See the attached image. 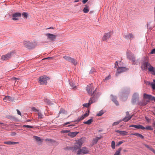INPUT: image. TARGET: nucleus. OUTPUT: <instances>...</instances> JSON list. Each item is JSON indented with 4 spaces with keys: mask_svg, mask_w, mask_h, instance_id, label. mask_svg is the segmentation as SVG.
Instances as JSON below:
<instances>
[{
    "mask_svg": "<svg viewBox=\"0 0 155 155\" xmlns=\"http://www.w3.org/2000/svg\"><path fill=\"white\" fill-rule=\"evenodd\" d=\"M83 143L82 140L81 139L76 140L74 146L68 147L65 148V150H70L73 152H76L78 155L88 153L89 151L87 147H83L81 148Z\"/></svg>",
    "mask_w": 155,
    "mask_h": 155,
    "instance_id": "nucleus-1",
    "label": "nucleus"
},
{
    "mask_svg": "<svg viewBox=\"0 0 155 155\" xmlns=\"http://www.w3.org/2000/svg\"><path fill=\"white\" fill-rule=\"evenodd\" d=\"M86 90L88 93L90 95L94 96L95 94V98L98 96L99 97L100 94L99 93H96V89L94 88L92 84H90L87 85L86 88Z\"/></svg>",
    "mask_w": 155,
    "mask_h": 155,
    "instance_id": "nucleus-2",
    "label": "nucleus"
},
{
    "mask_svg": "<svg viewBox=\"0 0 155 155\" xmlns=\"http://www.w3.org/2000/svg\"><path fill=\"white\" fill-rule=\"evenodd\" d=\"M95 94L91 97L88 103H86L83 104V106L85 107H89L92 104L95 102L98 99V96L95 98Z\"/></svg>",
    "mask_w": 155,
    "mask_h": 155,
    "instance_id": "nucleus-3",
    "label": "nucleus"
},
{
    "mask_svg": "<svg viewBox=\"0 0 155 155\" xmlns=\"http://www.w3.org/2000/svg\"><path fill=\"white\" fill-rule=\"evenodd\" d=\"M114 68H117V73L119 74L126 71L128 70V69L126 68L119 66L117 61H116L115 63V66Z\"/></svg>",
    "mask_w": 155,
    "mask_h": 155,
    "instance_id": "nucleus-4",
    "label": "nucleus"
},
{
    "mask_svg": "<svg viewBox=\"0 0 155 155\" xmlns=\"http://www.w3.org/2000/svg\"><path fill=\"white\" fill-rule=\"evenodd\" d=\"M127 57L128 59L132 61L133 63L135 61V59L134 55L130 51H127Z\"/></svg>",
    "mask_w": 155,
    "mask_h": 155,
    "instance_id": "nucleus-5",
    "label": "nucleus"
},
{
    "mask_svg": "<svg viewBox=\"0 0 155 155\" xmlns=\"http://www.w3.org/2000/svg\"><path fill=\"white\" fill-rule=\"evenodd\" d=\"M21 13L20 12H15L12 14V19L14 21L18 20L21 17Z\"/></svg>",
    "mask_w": 155,
    "mask_h": 155,
    "instance_id": "nucleus-6",
    "label": "nucleus"
},
{
    "mask_svg": "<svg viewBox=\"0 0 155 155\" xmlns=\"http://www.w3.org/2000/svg\"><path fill=\"white\" fill-rule=\"evenodd\" d=\"M48 78L45 76H40L39 78V82L40 84H46L47 80Z\"/></svg>",
    "mask_w": 155,
    "mask_h": 155,
    "instance_id": "nucleus-7",
    "label": "nucleus"
},
{
    "mask_svg": "<svg viewBox=\"0 0 155 155\" xmlns=\"http://www.w3.org/2000/svg\"><path fill=\"white\" fill-rule=\"evenodd\" d=\"M45 35L47 36V39L51 41H54L56 37V35L49 33L46 34Z\"/></svg>",
    "mask_w": 155,
    "mask_h": 155,
    "instance_id": "nucleus-8",
    "label": "nucleus"
},
{
    "mask_svg": "<svg viewBox=\"0 0 155 155\" xmlns=\"http://www.w3.org/2000/svg\"><path fill=\"white\" fill-rule=\"evenodd\" d=\"M89 115V111L88 113H85L84 115H82L81 117H79L77 120H74V122H78L81 120H83L85 117H87Z\"/></svg>",
    "mask_w": 155,
    "mask_h": 155,
    "instance_id": "nucleus-9",
    "label": "nucleus"
},
{
    "mask_svg": "<svg viewBox=\"0 0 155 155\" xmlns=\"http://www.w3.org/2000/svg\"><path fill=\"white\" fill-rule=\"evenodd\" d=\"M111 35L112 33L111 32H110L106 33L105 34L102 38L103 41H106L107 40L109 39V38H110Z\"/></svg>",
    "mask_w": 155,
    "mask_h": 155,
    "instance_id": "nucleus-10",
    "label": "nucleus"
},
{
    "mask_svg": "<svg viewBox=\"0 0 155 155\" xmlns=\"http://www.w3.org/2000/svg\"><path fill=\"white\" fill-rule=\"evenodd\" d=\"M11 56L12 54L10 53L2 56L1 58V59L3 61H6L11 58Z\"/></svg>",
    "mask_w": 155,
    "mask_h": 155,
    "instance_id": "nucleus-11",
    "label": "nucleus"
},
{
    "mask_svg": "<svg viewBox=\"0 0 155 155\" xmlns=\"http://www.w3.org/2000/svg\"><path fill=\"white\" fill-rule=\"evenodd\" d=\"M151 66L150 64L147 62H143L141 65V68L143 70H145L148 66Z\"/></svg>",
    "mask_w": 155,
    "mask_h": 155,
    "instance_id": "nucleus-12",
    "label": "nucleus"
},
{
    "mask_svg": "<svg viewBox=\"0 0 155 155\" xmlns=\"http://www.w3.org/2000/svg\"><path fill=\"white\" fill-rule=\"evenodd\" d=\"M138 94L137 93H135L134 94L132 100L133 104H134L136 102V100L138 98Z\"/></svg>",
    "mask_w": 155,
    "mask_h": 155,
    "instance_id": "nucleus-13",
    "label": "nucleus"
},
{
    "mask_svg": "<svg viewBox=\"0 0 155 155\" xmlns=\"http://www.w3.org/2000/svg\"><path fill=\"white\" fill-rule=\"evenodd\" d=\"M115 132L118 133L122 136H125L127 135L128 132L124 130H115Z\"/></svg>",
    "mask_w": 155,
    "mask_h": 155,
    "instance_id": "nucleus-14",
    "label": "nucleus"
},
{
    "mask_svg": "<svg viewBox=\"0 0 155 155\" xmlns=\"http://www.w3.org/2000/svg\"><path fill=\"white\" fill-rule=\"evenodd\" d=\"M124 37L129 39H132L134 38V37L133 34L132 33H129L124 36Z\"/></svg>",
    "mask_w": 155,
    "mask_h": 155,
    "instance_id": "nucleus-15",
    "label": "nucleus"
},
{
    "mask_svg": "<svg viewBox=\"0 0 155 155\" xmlns=\"http://www.w3.org/2000/svg\"><path fill=\"white\" fill-rule=\"evenodd\" d=\"M24 45L28 49H31V42L28 41H25L24 42Z\"/></svg>",
    "mask_w": 155,
    "mask_h": 155,
    "instance_id": "nucleus-16",
    "label": "nucleus"
},
{
    "mask_svg": "<svg viewBox=\"0 0 155 155\" xmlns=\"http://www.w3.org/2000/svg\"><path fill=\"white\" fill-rule=\"evenodd\" d=\"M79 133V132L76 131L73 132H70L68 133V135L71 137H74L76 136V135Z\"/></svg>",
    "mask_w": 155,
    "mask_h": 155,
    "instance_id": "nucleus-17",
    "label": "nucleus"
},
{
    "mask_svg": "<svg viewBox=\"0 0 155 155\" xmlns=\"http://www.w3.org/2000/svg\"><path fill=\"white\" fill-rule=\"evenodd\" d=\"M148 71L150 72L153 75H155V68L150 66L148 68Z\"/></svg>",
    "mask_w": 155,
    "mask_h": 155,
    "instance_id": "nucleus-18",
    "label": "nucleus"
},
{
    "mask_svg": "<svg viewBox=\"0 0 155 155\" xmlns=\"http://www.w3.org/2000/svg\"><path fill=\"white\" fill-rule=\"evenodd\" d=\"M111 100L116 104V105H118L119 104L118 101H117V97L115 96H114L112 95L110 96Z\"/></svg>",
    "mask_w": 155,
    "mask_h": 155,
    "instance_id": "nucleus-19",
    "label": "nucleus"
},
{
    "mask_svg": "<svg viewBox=\"0 0 155 155\" xmlns=\"http://www.w3.org/2000/svg\"><path fill=\"white\" fill-rule=\"evenodd\" d=\"M132 117V116H126L125 117H124L122 119L120 120V121L121 122L122 121H124V122H127L128 120L131 119Z\"/></svg>",
    "mask_w": 155,
    "mask_h": 155,
    "instance_id": "nucleus-20",
    "label": "nucleus"
},
{
    "mask_svg": "<svg viewBox=\"0 0 155 155\" xmlns=\"http://www.w3.org/2000/svg\"><path fill=\"white\" fill-rule=\"evenodd\" d=\"M3 143L4 144L9 145H14L18 144L19 143L18 142L13 141H4V142Z\"/></svg>",
    "mask_w": 155,
    "mask_h": 155,
    "instance_id": "nucleus-21",
    "label": "nucleus"
},
{
    "mask_svg": "<svg viewBox=\"0 0 155 155\" xmlns=\"http://www.w3.org/2000/svg\"><path fill=\"white\" fill-rule=\"evenodd\" d=\"M130 135H132L136 136L139 137L140 138L142 139H143L144 138V137L143 135H142V134H140L138 133H131L130 134Z\"/></svg>",
    "mask_w": 155,
    "mask_h": 155,
    "instance_id": "nucleus-22",
    "label": "nucleus"
},
{
    "mask_svg": "<svg viewBox=\"0 0 155 155\" xmlns=\"http://www.w3.org/2000/svg\"><path fill=\"white\" fill-rule=\"evenodd\" d=\"M37 114L38 119H42L44 118V115L39 110L37 112Z\"/></svg>",
    "mask_w": 155,
    "mask_h": 155,
    "instance_id": "nucleus-23",
    "label": "nucleus"
},
{
    "mask_svg": "<svg viewBox=\"0 0 155 155\" xmlns=\"http://www.w3.org/2000/svg\"><path fill=\"white\" fill-rule=\"evenodd\" d=\"M3 100L5 102L7 101H12V97L9 96H5Z\"/></svg>",
    "mask_w": 155,
    "mask_h": 155,
    "instance_id": "nucleus-24",
    "label": "nucleus"
},
{
    "mask_svg": "<svg viewBox=\"0 0 155 155\" xmlns=\"http://www.w3.org/2000/svg\"><path fill=\"white\" fill-rule=\"evenodd\" d=\"M93 121V118H91L87 121L84 122L83 123L87 125H90L92 123Z\"/></svg>",
    "mask_w": 155,
    "mask_h": 155,
    "instance_id": "nucleus-25",
    "label": "nucleus"
},
{
    "mask_svg": "<svg viewBox=\"0 0 155 155\" xmlns=\"http://www.w3.org/2000/svg\"><path fill=\"white\" fill-rule=\"evenodd\" d=\"M122 150L121 147L119 148L115 153L114 155H121L120 152Z\"/></svg>",
    "mask_w": 155,
    "mask_h": 155,
    "instance_id": "nucleus-26",
    "label": "nucleus"
},
{
    "mask_svg": "<svg viewBox=\"0 0 155 155\" xmlns=\"http://www.w3.org/2000/svg\"><path fill=\"white\" fill-rule=\"evenodd\" d=\"M145 146L150 150L153 152L155 154V150H154L152 147H150L147 144H145Z\"/></svg>",
    "mask_w": 155,
    "mask_h": 155,
    "instance_id": "nucleus-27",
    "label": "nucleus"
},
{
    "mask_svg": "<svg viewBox=\"0 0 155 155\" xmlns=\"http://www.w3.org/2000/svg\"><path fill=\"white\" fill-rule=\"evenodd\" d=\"M101 137H97L95 138H94L93 140V143L94 144L97 143L99 140L101 139Z\"/></svg>",
    "mask_w": 155,
    "mask_h": 155,
    "instance_id": "nucleus-28",
    "label": "nucleus"
},
{
    "mask_svg": "<svg viewBox=\"0 0 155 155\" xmlns=\"http://www.w3.org/2000/svg\"><path fill=\"white\" fill-rule=\"evenodd\" d=\"M85 7L83 9V11L84 13H86L89 11V6L86 5Z\"/></svg>",
    "mask_w": 155,
    "mask_h": 155,
    "instance_id": "nucleus-29",
    "label": "nucleus"
},
{
    "mask_svg": "<svg viewBox=\"0 0 155 155\" xmlns=\"http://www.w3.org/2000/svg\"><path fill=\"white\" fill-rule=\"evenodd\" d=\"M143 97L145 99L150 100L151 97V95L144 94H143Z\"/></svg>",
    "mask_w": 155,
    "mask_h": 155,
    "instance_id": "nucleus-30",
    "label": "nucleus"
},
{
    "mask_svg": "<svg viewBox=\"0 0 155 155\" xmlns=\"http://www.w3.org/2000/svg\"><path fill=\"white\" fill-rule=\"evenodd\" d=\"M31 49L34 48L35 46L38 45L37 43L35 41H34L32 42H31Z\"/></svg>",
    "mask_w": 155,
    "mask_h": 155,
    "instance_id": "nucleus-31",
    "label": "nucleus"
},
{
    "mask_svg": "<svg viewBox=\"0 0 155 155\" xmlns=\"http://www.w3.org/2000/svg\"><path fill=\"white\" fill-rule=\"evenodd\" d=\"M137 129H141L144 130L145 129V127L141 125H137Z\"/></svg>",
    "mask_w": 155,
    "mask_h": 155,
    "instance_id": "nucleus-32",
    "label": "nucleus"
},
{
    "mask_svg": "<svg viewBox=\"0 0 155 155\" xmlns=\"http://www.w3.org/2000/svg\"><path fill=\"white\" fill-rule=\"evenodd\" d=\"M44 101L47 104H48L49 105L53 104V103H51V102L49 100H48L47 99H45Z\"/></svg>",
    "mask_w": 155,
    "mask_h": 155,
    "instance_id": "nucleus-33",
    "label": "nucleus"
},
{
    "mask_svg": "<svg viewBox=\"0 0 155 155\" xmlns=\"http://www.w3.org/2000/svg\"><path fill=\"white\" fill-rule=\"evenodd\" d=\"M105 112L102 110H101L99 111V112L97 114V116H100L103 115L104 113Z\"/></svg>",
    "mask_w": 155,
    "mask_h": 155,
    "instance_id": "nucleus-34",
    "label": "nucleus"
},
{
    "mask_svg": "<svg viewBox=\"0 0 155 155\" xmlns=\"http://www.w3.org/2000/svg\"><path fill=\"white\" fill-rule=\"evenodd\" d=\"M69 62L74 65H76L77 64V63L75 61V60L73 58H71Z\"/></svg>",
    "mask_w": 155,
    "mask_h": 155,
    "instance_id": "nucleus-35",
    "label": "nucleus"
},
{
    "mask_svg": "<svg viewBox=\"0 0 155 155\" xmlns=\"http://www.w3.org/2000/svg\"><path fill=\"white\" fill-rule=\"evenodd\" d=\"M115 143L114 141H112L111 142V147L112 149H115Z\"/></svg>",
    "mask_w": 155,
    "mask_h": 155,
    "instance_id": "nucleus-36",
    "label": "nucleus"
},
{
    "mask_svg": "<svg viewBox=\"0 0 155 155\" xmlns=\"http://www.w3.org/2000/svg\"><path fill=\"white\" fill-rule=\"evenodd\" d=\"M145 129L148 130H153V128L150 126H147L145 127Z\"/></svg>",
    "mask_w": 155,
    "mask_h": 155,
    "instance_id": "nucleus-37",
    "label": "nucleus"
},
{
    "mask_svg": "<svg viewBox=\"0 0 155 155\" xmlns=\"http://www.w3.org/2000/svg\"><path fill=\"white\" fill-rule=\"evenodd\" d=\"M63 58L65 59L66 60L70 61L71 58V57H70L69 56H65L63 57Z\"/></svg>",
    "mask_w": 155,
    "mask_h": 155,
    "instance_id": "nucleus-38",
    "label": "nucleus"
},
{
    "mask_svg": "<svg viewBox=\"0 0 155 155\" xmlns=\"http://www.w3.org/2000/svg\"><path fill=\"white\" fill-rule=\"evenodd\" d=\"M34 137L36 141L37 142H38L41 141V139L40 137L35 136H34Z\"/></svg>",
    "mask_w": 155,
    "mask_h": 155,
    "instance_id": "nucleus-39",
    "label": "nucleus"
},
{
    "mask_svg": "<svg viewBox=\"0 0 155 155\" xmlns=\"http://www.w3.org/2000/svg\"><path fill=\"white\" fill-rule=\"evenodd\" d=\"M150 85L152 88L153 90H155V83L153 82H151L150 83Z\"/></svg>",
    "mask_w": 155,
    "mask_h": 155,
    "instance_id": "nucleus-40",
    "label": "nucleus"
},
{
    "mask_svg": "<svg viewBox=\"0 0 155 155\" xmlns=\"http://www.w3.org/2000/svg\"><path fill=\"white\" fill-rule=\"evenodd\" d=\"M69 83L72 88H74L76 87L74 82H69Z\"/></svg>",
    "mask_w": 155,
    "mask_h": 155,
    "instance_id": "nucleus-41",
    "label": "nucleus"
},
{
    "mask_svg": "<svg viewBox=\"0 0 155 155\" xmlns=\"http://www.w3.org/2000/svg\"><path fill=\"white\" fill-rule=\"evenodd\" d=\"M23 127H26L28 128H33L34 127L33 126H30V125H24L22 126Z\"/></svg>",
    "mask_w": 155,
    "mask_h": 155,
    "instance_id": "nucleus-42",
    "label": "nucleus"
},
{
    "mask_svg": "<svg viewBox=\"0 0 155 155\" xmlns=\"http://www.w3.org/2000/svg\"><path fill=\"white\" fill-rule=\"evenodd\" d=\"M22 15L25 18H27L28 16V14L26 12H23L22 13Z\"/></svg>",
    "mask_w": 155,
    "mask_h": 155,
    "instance_id": "nucleus-43",
    "label": "nucleus"
},
{
    "mask_svg": "<svg viewBox=\"0 0 155 155\" xmlns=\"http://www.w3.org/2000/svg\"><path fill=\"white\" fill-rule=\"evenodd\" d=\"M121 121L120 120L119 121H117V122H114L112 124L113 126H115L118 124Z\"/></svg>",
    "mask_w": 155,
    "mask_h": 155,
    "instance_id": "nucleus-44",
    "label": "nucleus"
},
{
    "mask_svg": "<svg viewBox=\"0 0 155 155\" xmlns=\"http://www.w3.org/2000/svg\"><path fill=\"white\" fill-rule=\"evenodd\" d=\"M32 110L33 111L37 113L39 110H37L36 109V108L35 107H33L31 108Z\"/></svg>",
    "mask_w": 155,
    "mask_h": 155,
    "instance_id": "nucleus-45",
    "label": "nucleus"
},
{
    "mask_svg": "<svg viewBox=\"0 0 155 155\" xmlns=\"http://www.w3.org/2000/svg\"><path fill=\"white\" fill-rule=\"evenodd\" d=\"M155 54V48L153 49L150 53V54Z\"/></svg>",
    "mask_w": 155,
    "mask_h": 155,
    "instance_id": "nucleus-46",
    "label": "nucleus"
},
{
    "mask_svg": "<svg viewBox=\"0 0 155 155\" xmlns=\"http://www.w3.org/2000/svg\"><path fill=\"white\" fill-rule=\"evenodd\" d=\"M70 131L69 130H62L61 131V132L64 133H67L70 132Z\"/></svg>",
    "mask_w": 155,
    "mask_h": 155,
    "instance_id": "nucleus-47",
    "label": "nucleus"
},
{
    "mask_svg": "<svg viewBox=\"0 0 155 155\" xmlns=\"http://www.w3.org/2000/svg\"><path fill=\"white\" fill-rule=\"evenodd\" d=\"M46 140L47 141L48 140V141H50L52 143H54V142H55V141L54 140H52V139H47Z\"/></svg>",
    "mask_w": 155,
    "mask_h": 155,
    "instance_id": "nucleus-48",
    "label": "nucleus"
},
{
    "mask_svg": "<svg viewBox=\"0 0 155 155\" xmlns=\"http://www.w3.org/2000/svg\"><path fill=\"white\" fill-rule=\"evenodd\" d=\"M110 75H108L104 80V81H105L109 79H110Z\"/></svg>",
    "mask_w": 155,
    "mask_h": 155,
    "instance_id": "nucleus-49",
    "label": "nucleus"
},
{
    "mask_svg": "<svg viewBox=\"0 0 155 155\" xmlns=\"http://www.w3.org/2000/svg\"><path fill=\"white\" fill-rule=\"evenodd\" d=\"M95 71V69L94 68H92L90 72V73L91 74V73H93Z\"/></svg>",
    "mask_w": 155,
    "mask_h": 155,
    "instance_id": "nucleus-50",
    "label": "nucleus"
},
{
    "mask_svg": "<svg viewBox=\"0 0 155 155\" xmlns=\"http://www.w3.org/2000/svg\"><path fill=\"white\" fill-rule=\"evenodd\" d=\"M137 125H131L129 126L130 127H134L137 129Z\"/></svg>",
    "mask_w": 155,
    "mask_h": 155,
    "instance_id": "nucleus-51",
    "label": "nucleus"
},
{
    "mask_svg": "<svg viewBox=\"0 0 155 155\" xmlns=\"http://www.w3.org/2000/svg\"><path fill=\"white\" fill-rule=\"evenodd\" d=\"M64 112H65V111L63 109H61V110H60V112H59V114H61V113H64Z\"/></svg>",
    "mask_w": 155,
    "mask_h": 155,
    "instance_id": "nucleus-52",
    "label": "nucleus"
},
{
    "mask_svg": "<svg viewBox=\"0 0 155 155\" xmlns=\"http://www.w3.org/2000/svg\"><path fill=\"white\" fill-rule=\"evenodd\" d=\"M123 143V142H122V141H119L118 142V143L117 145L119 146V145H121Z\"/></svg>",
    "mask_w": 155,
    "mask_h": 155,
    "instance_id": "nucleus-53",
    "label": "nucleus"
},
{
    "mask_svg": "<svg viewBox=\"0 0 155 155\" xmlns=\"http://www.w3.org/2000/svg\"><path fill=\"white\" fill-rule=\"evenodd\" d=\"M70 124V122H66L63 124V126H65V125H66L67 124Z\"/></svg>",
    "mask_w": 155,
    "mask_h": 155,
    "instance_id": "nucleus-54",
    "label": "nucleus"
},
{
    "mask_svg": "<svg viewBox=\"0 0 155 155\" xmlns=\"http://www.w3.org/2000/svg\"><path fill=\"white\" fill-rule=\"evenodd\" d=\"M17 114H18L19 115H20L21 116V114L20 112L19 111V110L18 109H17Z\"/></svg>",
    "mask_w": 155,
    "mask_h": 155,
    "instance_id": "nucleus-55",
    "label": "nucleus"
},
{
    "mask_svg": "<svg viewBox=\"0 0 155 155\" xmlns=\"http://www.w3.org/2000/svg\"><path fill=\"white\" fill-rule=\"evenodd\" d=\"M150 100H151L152 101H155V97H153L151 96V97L150 98Z\"/></svg>",
    "mask_w": 155,
    "mask_h": 155,
    "instance_id": "nucleus-56",
    "label": "nucleus"
},
{
    "mask_svg": "<svg viewBox=\"0 0 155 155\" xmlns=\"http://www.w3.org/2000/svg\"><path fill=\"white\" fill-rule=\"evenodd\" d=\"M88 1V0H83L82 1V2L84 4H85Z\"/></svg>",
    "mask_w": 155,
    "mask_h": 155,
    "instance_id": "nucleus-57",
    "label": "nucleus"
},
{
    "mask_svg": "<svg viewBox=\"0 0 155 155\" xmlns=\"http://www.w3.org/2000/svg\"><path fill=\"white\" fill-rule=\"evenodd\" d=\"M52 58H53V57H48V58H45L44 59H52Z\"/></svg>",
    "mask_w": 155,
    "mask_h": 155,
    "instance_id": "nucleus-58",
    "label": "nucleus"
},
{
    "mask_svg": "<svg viewBox=\"0 0 155 155\" xmlns=\"http://www.w3.org/2000/svg\"><path fill=\"white\" fill-rule=\"evenodd\" d=\"M153 127L155 129V121L152 124Z\"/></svg>",
    "mask_w": 155,
    "mask_h": 155,
    "instance_id": "nucleus-59",
    "label": "nucleus"
},
{
    "mask_svg": "<svg viewBox=\"0 0 155 155\" xmlns=\"http://www.w3.org/2000/svg\"><path fill=\"white\" fill-rule=\"evenodd\" d=\"M0 124H2L3 126H6V124H4L3 123H2L0 122Z\"/></svg>",
    "mask_w": 155,
    "mask_h": 155,
    "instance_id": "nucleus-60",
    "label": "nucleus"
},
{
    "mask_svg": "<svg viewBox=\"0 0 155 155\" xmlns=\"http://www.w3.org/2000/svg\"><path fill=\"white\" fill-rule=\"evenodd\" d=\"M75 126L74 124H72V125H68V126H67L66 127H70V126Z\"/></svg>",
    "mask_w": 155,
    "mask_h": 155,
    "instance_id": "nucleus-61",
    "label": "nucleus"
},
{
    "mask_svg": "<svg viewBox=\"0 0 155 155\" xmlns=\"http://www.w3.org/2000/svg\"><path fill=\"white\" fill-rule=\"evenodd\" d=\"M126 116H129L128 115L129 114V112L128 111H127L126 112Z\"/></svg>",
    "mask_w": 155,
    "mask_h": 155,
    "instance_id": "nucleus-62",
    "label": "nucleus"
},
{
    "mask_svg": "<svg viewBox=\"0 0 155 155\" xmlns=\"http://www.w3.org/2000/svg\"><path fill=\"white\" fill-rule=\"evenodd\" d=\"M54 29V28L53 27H51L49 28H48V29Z\"/></svg>",
    "mask_w": 155,
    "mask_h": 155,
    "instance_id": "nucleus-63",
    "label": "nucleus"
},
{
    "mask_svg": "<svg viewBox=\"0 0 155 155\" xmlns=\"http://www.w3.org/2000/svg\"><path fill=\"white\" fill-rule=\"evenodd\" d=\"M79 1V0H75L74 1V2H78Z\"/></svg>",
    "mask_w": 155,
    "mask_h": 155,
    "instance_id": "nucleus-64",
    "label": "nucleus"
}]
</instances>
